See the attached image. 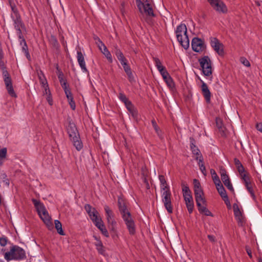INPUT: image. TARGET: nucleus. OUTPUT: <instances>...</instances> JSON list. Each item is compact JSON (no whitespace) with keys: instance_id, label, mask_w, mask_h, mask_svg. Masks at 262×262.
I'll use <instances>...</instances> for the list:
<instances>
[{"instance_id":"1","label":"nucleus","mask_w":262,"mask_h":262,"mask_svg":"<svg viewBox=\"0 0 262 262\" xmlns=\"http://www.w3.org/2000/svg\"><path fill=\"white\" fill-rule=\"evenodd\" d=\"M118 207L121 217L123 220L130 235H135L136 227L134 217L132 216L127 206V201L122 196L118 198Z\"/></svg>"},{"instance_id":"2","label":"nucleus","mask_w":262,"mask_h":262,"mask_svg":"<svg viewBox=\"0 0 262 262\" xmlns=\"http://www.w3.org/2000/svg\"><path fill=\"white\" fill-rule=\"evenodd\" d=\"M5 249L2 248L1 252L4 254L5 259L9 261L12 260H21L27 258L25 250L17 245H12L9 251L5 252Z\"/></svg>"},{"instance_id":"3","label":"nucleus","mask_w":262,"mask_h":262,"mask_svg":"<svg viewBox=\"0 0 262 262\" xmlns=\"http://www.w3.org/2000/svg\"><path fill=\"white\" fill-rule=\"evenodd\" d=\"M32 202L33 203L39 217L46 225L48 229L50 230L53 229V224L51 221V217L49 215L43 203H41L40 201L37 200L35 199H33L32 200Z\"/></svg>"},{"instance_id":"4","label":"nucleus","mask_w":262,"mask_h":262,"mask_svg":"<svg viewBox=\"0 0 262 262\" xmlns=\"http://www.w3.org/2000/svg\"><path fill=\"white\" fill-rule=\"evenodd\" d=\"M178 41L180 44L185 49L189 47V40L187 35V30L185 24L181 23L175 31Z\"/></svg>"},{"instance_id":"5","label":"nucleus","mask_w":262,"mask_h":262,"mask_svg":"<svg viewBox=\"0 0 262 262\" xmlns=\"http://www.w3.org/2000/svg\"><path fill=\"white\" fill-rule=\"evenodd\" d=\"M136 0V4L140 13H145L147 15L155 17L156 15L154 12L151 5L149 3L148 0Z\"/></svg>"},{"instance_id":"6","label":"nucleus","mask_w":262,"mask_h":262,"mask_svg":"<svg viewBox=\"0 0 262 262\" xmlns=\"http://www.w3.org/2000/svg\"><path fill=\"white\" fill-rule=\"evenodd\" d=\"M200 66L203 74L205 76H210L212 75L211 61L208 56H205L199 59Z\"/></svg>"},{"instance_id":"7","label":"nucleus","mask_w":262,"mask_h":262,"mask_svg":"<svg viewBox=\"0 0 262 262\" xmlns=\"http://www.w3.org/2000/svg\"><path fill=\"white\" fill-rule=\"evenodd\" d=\"M162 201L164 207L169 213H172L173 207L171 204V193L169 189L162 190Z\"/></svg>"},{"instance_id":"8","label":"nucleus","mask_w":262,"mask_h":262,"mask_svg":"<svg viewBox=\"0 0 262 262\" xmlns=\"http://www.w3.org/2000/svg\"><path fill=\"white\" fill-rule=\"evenodd\" d=\"M211 6L216 12L222 13H226L228 9L225 3L221 0H207Z\"/></svg>"},{"instance_id":"9","label":"nucleus","mask_w":262,"mask_h":262,"mask_svg":"<svg viewBox=\"0 0 262 262\" xmlns=\"http://www.w3.org/2000/svg\"><path fill=\"white\" fill-rule=\"evenodd\" d=\"M191 47L192 50L196 52H202L206 48L204 40L199 37H194L192 39Z\"/></svg>"},{"instance_id":"10","label":"nucleus","mask_w":262,"mask_h":262,"mask_svg":"<svg viewBox=\"0 0 262 262\" xmlns=\"http://www.w3.org/2000/svg\"><path fill=\"white\" fill-rule=\"evenodd\" d=\"M193 188L195 201L203 200L205 198L204 197V192L201 187L199 181L196 179H193Z\"/></svg>"},{"instance_id":"11","label":"nucleus","mask_w":262,"mask_h":262,"mask_svg":"<svg viewBox=\"0 0 262 262\" xmlns=\"http://www.w3.org/2000/svg\"><path fill=\"white\" fill-rule=\"evenodd\" d=\"M68 134L70 140L73 142V145L75 147L76 149L78 151L80 150L83 147V144L80 140L78 131L77 130Z\"/></svg>"},{"instance_id":"12","label":"nucleus","mask_w":262,"mask_h":262,"mask_svg":"<svg viewBox=\"0 0 262 262\" xmlns=\"http://www.w3.org/2000/svg\"><path fill=\"white\" fill-rule=\"evenodd\" d=\"M10 16L14 23V28L16 30L25 28V25L21 19V15L18 10L12 12Z\"/></svg>"},{"instance_id":"13","label":"nucleus","mask_w":262,"mask_h":262,"mask_svg":"<svg viewBox=\"0 0 262 262\" xmlns=\"http://www.w3.org/2000/svg\"><path fill=\"white\" fill-rule=\"evenodd\" d=\"M210 39L211 47L220 56H223L224 55L223 44L216 37H212Z\"/></svg>"},{"instance_id":"14","label":"nucleus","mask_w":262,"mask_h":262,"mask_svg":"<svg viewBox=\"0 0 262 262\" xmlns=\"http://www.w3.org/2000/svg\"><path fill=\"white\" fill-rule=\"evenodd\" d=\"M84 209L89 214L91 220L94 224L99 221L101 218L98 216L99 213L95 208H93L90 204H85Z\"/></svg>"},{"instance_id":"15","label":"nucleus","mask_w":262,"mask_h":262,"mask_svg":"<svg viewBox=\"0 0 262 262\" xmlns=\"http://www.w3.org/2000/svg\"><path fill=\"white\" fill-rule=\"evenodd\" d=\"M199 212L206 216H212V213L207 208V202L205 199L195 201Z\"/></svg>"},{"instance_id":"16","label":"nucleus","mask_w":262,"mask_h":262,"mask_svg":"<svg viewBox=\"0 0 262 262\" xmlns=\"http://www.w3.org/2000/svg\"><path fill=\"white\" fill-rule=\"evenodd\" d=\"M190 149L192 151L193 154L195 155L196 157L195 158L196 160H198L200 162H203V156L199 150V149L195 145V140L191 137L190 138Z\"/></svg>"},{"instance_id":"17","label":"nucleus","mask_w":262,"mask_h":262,"mask_svg":"<svg viewBox=\"0 0 262 262\" xmlns=\"http://www.w3.org/2000/svg\"><path fill=\"white\" fill-rule=\"evenodd\" d=\"M201 81L202 83L201 90L202 94L205 98L206 102L207 103H209L211 101V92H210L207 84L202 80H201Z\"/></svg>"},{"instance_id":"18","label":"nucleus","mask_w":262,"mask_h":262,"mask_svg":"<svg viewBox=\"0 0 262 262\" xmlns=\"http://www.w3.org/2000/svg\"><path fill=\"white\" fill-rule=\"evenodd\" d=\"M77 54V61L82 72L85 73H89V71L86 67L84 58L82 52L80 51H78Z\"/></svg>"},{"instance_id":"19","label":"nucleus","mask_w":262,"mask_h":262,"mask_svg":"<svg viewBox=\"0 0 262 262\" xmlns=\"http://www.w3.org/2000/svg\"><path fill=\"white\" fill-rule=\"evenodd\" d=\"M182 187V192H183V195L184 199V200H187L193 199L192 196L191 194V192L187 184H185V182H182L181 184Z\"/></svg>"},{"instance_id":"20","label":"nucleus","mask_w":262,"mask_h":262,"mask_svg":"<svg viewBox=\"0 0 262 262\" xmlns=\"http://www.w3.org/2000/svg\"><path fill=\"white\" fill-rule=\"evenodd\" d=\"M163 79L167 84V86L170 88H173L174 87V83L172 78L170 76L167 71L163 72L161 74Z\"/></svg>"},{"instance_id":"21","label":"nucleus","mask_w":262,"mask_h":262,"mask_svg":"<svg viewBox=\"0 0 262 262\" xmlns=\"http://www.w3.org/2000/svg\"><path fill=\"white\" fill-rule=\"evenodd\" d=\"M99 41V45L102 46L101 52L104 54L105 57L107 58L109 62L112 63L113 58L110 52L108 50L105 45L102 42V41Z\"/></svg>"},{"instance_id":"22","label":"nucleus","mask_w":262,"mask_h":262,"mask_svg":"<svg viewBox=\"0 0 262 262\" xmlns=\"http://www.w3.org/2000/svg\"><path fill=\"white\" fill-rule=\"evenodd\" d=\"M104 210L106 213V219L107 223L111 222L112 224H115V220H114V213L113 211L110 209V208L105 205L104 206Z\"/></svg>"},{"instance_id":"23","label":"nucleus","mask_w":262,"mask_h":262,"mask_svg":"<svg viewBox=\"0 0 262 262\" xmlns=\"http://www.w3.org/2000/svg\"><path fill=\"white\" fill-rule=\"evenodd\" d=\"M94 224L101 231L103 235H104L105 237L109 236L108 232L105 228V226L103 224L102 219H99V221L96 222V223H95Z\"/></svg>"},{"instance_id":"24","label":"nucleus","mask_w":262,"mask_h":262,"mask_svg":"<svg viewBox=\"0 0 262 262\" xmlns=\"http://www.w3.org/2000/svg\"><path fill=\"white\" fill-rule=\"evenodd\" d=\"M123 69L127 75L128 79L129 81L131 83L135 82V79L134 76V75L132 73V70L130 69V66L128 65V64H126V65L124 66Z\"/></svg>"},{"instance_id":"25","label":"nucleus","mask_w":262,"mask_h":262,"mask_svg":"<svg viewBox=\"0 0 262 262\" xmlns=\"http://www.w3.org/2000/svg\"><path fill=\"white\" fill-rule=\"evenodd\" d=\"M5 84L6 85V89L8 91V94L12 97L16 98L17 97V95L13 89L12 80L5 82Z\"/></svg>"},{"instance_id":"26","label":"nucleus","mask_w":262,"mask_h":262,"mask_svg":"<svg viewBox=\"0 0 262 262\" xmlns=\"http://www.w3.org/2000/svg\"><path fill=\"white\" fill-rule=\"evenodd\" d=\"M234 214L238 223L242 222V213L237 204L234 203L233 205Z\"/></svg>"},{"instance_id":"27","label":"nucleus","mask_w":262,"mask_h":262,"mask_svg":"<svg viewBox=\"0 0 262 262\" xmlns=\"http://www.w3.org/2000/svg\"><path fill=\"white\" fill-rule=\"evenodd\" d=\"M126 107L134 119H137L138 117V112L132 103L128 102V105L126 106Z\"/></svg>"},{"instance_id":"28","label":"nucleus","mask_w":262,"mask_h":262,"mask_svg":"<svg viewBox=\"0 0 262 262\" xmlns=\"http://www.w3.org/2000/svg\"><path fill=\"white\" fill-rule=\"evenodd\" d=\"M215 186H216V188L217 190L218 193H219V194L220 195V196L222 197V199L228 196L226 191L225 188L224 187L223 184H222V183H221V184H219Z\"/></svg>"},{"instance_id":"29","label":"nucleus","mask_w":262,"mask_h":262,"mask_svg":"<svg viewBox=\"0 0 262 262\" xmlns=\"http://www.w3.org/2000/svg\"><path fill=\"white\" fill-rule=\"evenodd\" d=\"M222 180L224 183V184L227 187V188L232 193H234V190L232 186V185L230 182L229 176L227 177H224L223 179H222Z\"/></svg>"},{"instance_id":"30","label":"nucleus","mask_w":262,"mask_h":262,"mask_svg":"<svg viewBox=\"0 0 262 262\" xmlns=\"http://www.w3.org/2000/svg\"><path fill=\"white\" fill-rule=\"evenodd\" d=\"M154 59L155 62L156 66L158 71H159V72L160 73V74L167 71L165 67L162 66V63L159 58H154Z\"/></svg>"},{"instance_id":"31","label":"nucleus","mask_w":262,"mask_h":262,"mask_svg":"<svg viewBox=\"0 0 262 262\" xmlns=\"http://www.w3.org/2000/svg\"><path fill=\"white\" fill-rule=\"evenodd\" d=\"M23 42H24L23 46L21 47V50L23 52H24L27 58L29 60H31V56L29 52L28 47L26 41L25 39H23Z\"/></svg>"},{"instance_id":"32","label":"nucleus","mask_w":262,"mask_h":262,"mask_svg":"<svg viewBox=\"0 0 262 262\" xmlns=\"http://www.w3.org/2000/svg\"><path fill=\"white\" fill-rule=\"evenodd\" d=\"M159 179L160 181L161 190L169 189V186L167 184L165 177L163 175H159Z\"/></svg>"},{"instance_id":"33","label":"nucleus","mask_w":262,"mask_h":262,"mask_svg":"<svg viewBox=\"0 0 262 262\" xmlns=\"http://www.w3.org/2000/svg\"><path fill=\"white\" fill-rule=\"evenodd\" d=\"M38 77L40 83L42 86H45V85L48 84V82L47 79L41 70H40L39 72H38Z\"/></svg>"},{"instance_id":"34","label":"nucleus","mask_w":262,"mask_h":262,"mask_svg":"<svg viewBox=\"0 0 262 262\" xmlns=\"http://www.w3.org/2000/svg\"><path fill=\"white\" fill-rule=\"evenodd\" d=\"M185 204L189 214L192 213L194 208V203L193 199L185 200Z\"/></svg>"},{"instance_id":"35","label":"nucleus","mask_w":262,"mask_h":262,"mask_svg":"<svg viewBox=\"0 0 262 262\" xmlns=\"http://www.w3.org/2000/svg\"><path fill=\"white\" fill-rule=\"evenodd\" d=\"M210 173L212 176V178L215 185H216L219 184H221V180L213 169H210Z\"/></svg>"},{"instance_id":"36","label":"nucleus","mask_w":262,"mask_h":262,"mask_svg":"<svg viewBox=\"0 0 262 262\" xmlns=\"http://www.w3.org/2000/svg\"><path fill=\"white\" fill-rule=\"evenodd\" d=\"M55 227L57 230V233L61 235H64V232L62 229V224L58 220H55Z\"/></svg>"},{"instance_id":"37","label":"nucleus","mask_w":262,"mask_h":262,"mask_svg":"<svg viewBox=\"0 0 262 262\" xmlns=\"http://www.w3.org/2000/svg\"><path fill=\"white\" fill-rule=\"evenodd\" d=\"M66 97L68 100L71 109L72 110H75L76 108V105L72 93H70L69 94H68V95H66Z\"/></svg>"},{"instance_id":"38","label":"nucleus","mask_w":262,"mask_h":262,"mask_svg":"<svg viewBox=\"0 0 262 262\" xmlns=\"http://www.w3.org/2000/svg\"><path fill=\"white\" fill-rule=\"evenodd\" d=\"M151 124L158 136L160 138L162 139L163 136L162 134V131L158 126L156 121L154 119L151 120Z\"/></svg>"},{"instance_id":"39","label":"nucleus","mask_w":262,"mask_h":262,"mask_svg":"<svg viewBox=\"0 0 262 262\" xmlns=\"http://www.w3.org/2000/svg\"><path fill=\"white\" fill-rule=\"evenodd\" d=\"M2 71L4 82L12 80L8 72L6 70V67H2Z\"/></svg>"},{"instance_id":"40","label":"nucleus","mask_w":262,"mask_h":262,"mask_svg":"<svg viewBox=\"0 0 262 262\" xmlns=\"http://www.w3.org/2000/svg\"><path fill=\"white\" fill-rule=\"evenodd\" d=\"M10 243V241L6 236L2 235V236L0 237V246L1 247H4L6 246L8 244Z\"/></svg>"},{"instance_id":"41","label":"nucleus","mask_w":262,"mask_h":262,"mask_svg":"<svg viewBox=\"0 0 262 262\" xmlns=\"http://www.w3.org/2000/svg\"><path fill=\"white\" fill-rule=\"evenodd\" d=\"M114 53L115 54L118 60H120L121 59L125 57L123 53L117 46L115 47Z\"/></svg>"},{"instance_id":"42","label":"nucleus","mask_w":262,"mask_h":262,"mask_svg":"<svg viewBox=\"0 0 262 262\" xmlns=\"http://www.w3.org/2000/svg\"><path fill=\"white\" fill-rule=\"evenodd\" d=\"M61 86L63 89L64 93L66 94V95H68V94H69L70 93H71L70 89L69 88V85L67 83V81H66L64 82H63L62 83H60Z\"/></svg>"},{"instance_id":"43","label":"nucleus","mask_w":262,"mask_h":262,"mask_svg":"<svg viewBox=\"0 0 262 262\" xmlns=\"http://www.w3.org/2000/svg\"><path fill=\"white\" fill-rule=\"evenodd\" d=\"M245 186L248 191V192L250 193L251 197L253 199V200H256V196L254 193V191L252 188L251 182L247 183V184H245Z\"/></svg>"},{"instance_id":"44","label":"nucleus","mask_w":262,"mask_h":262,"mask_svg":"<svg viewBox=\"0 0 262 262\" xmlns=\"http://www.w3.org/2000/svg\"><path fill=\"white\" fill-rule=\"evenodd\" d=\"M7 154V148L4 147L0 150V165H2L3 164V162L1 161L6 158Z\"/></svg>"},{"instance_id":"45","label":"nucleus","mask_w":262,"mask_h":262,"mask_svg":"<svg viewBox=\"0 0 262 262\" xmlns=\"http://www.w3.org/2000/svg\"><path fill=\"white\" fill-rule=\"evenodd\" d=\"M119 98L122 102H123L125 104V106L128 105V102H132L128 99L125 95L123 93H119Z\"/></svg>"},{"instance_id":"46","label":"nucleus","mask_w":262,"mask_h":262,"mask_svg":"<svg viewBox=\"0 0 262 262\" xmlns=\"http://www.w3.org/2000/svg\"><path fill=\"white\" fill-rule=\"evenodd\" d=\"M56 69L58 72V78L59 79L60 83L67 81V80L64 78V75L63 72L59 69V67L58 65H57Z\"/></svg>"},{"instance_id":"47","label":"nucleus","mask_w":262,"mask_h":262,"mask_svg":"<svg viewBox=\"0 0 262 262\" xmlns=\"http://www.w3.org/2000/svg\"><path fill=\"white\" fill-rule=\"evenodd\" d=\"M9 5L10 6L12 12L18 11V9L15 4V0H8Z\"/></svg>"},{"instance_id":"48","label":"nucleus","mask_w":262,"mask_h":262,"mask_svg":"<svg viewBox=\"0 0 262 262\" xmlns=\"http://www.w3.org/2000/svg\"><path fill=\"white\" fill-rule=\"evenodd\" d=\"M78 130L75 124L73 123L69 122V125L67 127V132L68 133H70L72 132H74Z\"/></svg>"},{"instance_id":"49","label":"nucleus","mask_w":262,"mask_h":262,"mask_svg":"<svg viewBox=\"0 0 262 262\" xmlns=\"http://www.w3.org/2000/svg\"><path fill=\"white\" fill-rule=\"evenodd\" d=\"M240 176L241 177L242 180L244 181L245 184H247V183L250 182V177L248 173L246 172L244 174L240 175Z\"/></svg>"},{"instance_id":"50","label":"nucleus","mask_w":262,"mask_h":262,"mask_svg":"<svg viewBox=\"0 0 262 262\" xmlns=\"http://www.w3.org/2000/svg\"><path fill=\"white\" fill-rule=\"evenodd\" d=\"M50 42L52 45V46L53 47H54L55 48H57L59 46V44H58V41H57L56 38L53 35L51 36V37L50 38Z\"/></svg>"},{"instance_id":"51","label":"nucleus","mask_w":262,"mask_h":262,"mask_svg":"<svg viewBox=\"0 0 262 262\" xmlns=\"http://www.w3.org/2000/svg\"><path fill=\"white\" fill-rule=\"evenodd\" d=\"M1 178L3 179V182L7 186L9 185V179L7 178V176L5 173H3L1 175Z\"/></svg>"},{"instance_id":"52","label":"nucleus","mask_w":262,"mask_h":262,"mask_svg":"<svg viewBox=\"0 0 262 262\" xmlns=\"http://www.w3.org/2000/svg\"><path fill=\"white\" fill-rule=\"evenodd\" d=\"M220 172L221 173V179H223L224 177L226 178L227 177H228V175L227 174V172L225 168L223 166H221L220 167Z\"/></svg>"},{"instance_id":"53","label":"nucleus","mask_w":262,"mask_h":262,"mask_svg":"<svg viewBox=\"0 0 262 262\" xmlns=\"http://www.w3.org/2000/svg\"><path fill=\"white\" fill-rule=\"evenodd\" d=\"M199 165L200 167V169L202 172V173L204 174V176H206L207 174L205 166L203 162H199Z\"/></svg>"},{"instance_id":"54","label":"nucleus","mask_w":262,"mask_h":262,"mask_svg":"<svg viewBox=\"0 0 262 262\" xmlns=\"http://www.w3.org/2000/svg\"><path fill=\"white\" fill-rule=\"evenodd\" d=\"M240 61L246 67H249L250 66V62L244 57L240 58Z\"/></svg>"},{"instance_id":"55","label":"nucleus","mask_w":262,"mask_h":262,"mask_svg":"<svg viewBox=\"0 0 262 262\" xmlns=\"http://www.w3.org/2000/svg\"><path fill=\"white\" fill-rule=\"evenodd\" d=\"M108 228L111 231L115 232L116 231V227L117 225V222L115 221V224H112L111 222H108Z\"/></svg>"},{"instance_id":"56","label":"nucleus","mask_w":262,"mask_h":262,"mask_svg":"<svg viewBox=\"0 0 262 262\" xmlns=\"http://www.w3.org/2000/svg\"><path fill=\"white\" fill-rule=\"evenodd\" d=\"M96 249L97 250L99 254L102 255H105V250L104 249L103 245H101V247H96Z\"/></svg>"},{"instance_id":"57","label":"nucleus","mask_w":262,"mask_h":262,"mask_svg":"<svg viewBox=\"0 0 262 262\" xmlns=\"http://www.w3.org/2000/svg\"><path fill=\"white\" fill-rule=\"evenodd\" d=\"M93 237L95 238V239L97 241V242L95 243V246L96 247H101V245H102L103 244L101 240L95 235H94Z\"/></svg>"},{"instance_id":"58","label":"nucleus","mask_w":262,"mask_h":262,"mask_svg":"<svg viewBox=\"0 0 262 262\" xmlns=\"http://www.w3.org/2000/svg\"><path fill=\"white\" fill-rule=\"evenodd\" d=\"M237 169V171L238 172H239V175H241L242 174H244L246 172H247L246 171H245V168L243 166V165H242L241 166H238V167L236 168Z\"/></svg>"},{"instance_id":"59","label":"nucleus","mask_w":262,"mask_h":262,"mask_svg":"<svg viewBox=\"0 0 262 262\" xmlns=\"http://www.w3.org/2000/svg\"><path fill=\"white\" fill-rule=\"evenodd\" d=\"M42 86L43 87V88L45 89V92H43L44 94H46L48 96L51 95V92H50V91L49 89L48 84L45 85V86Z\"/></svg>"},{"instance_id":"60","label":"nucleus","mask_w":262,"mask_h":262,"mask_svg":"<svg viewBox=\"0 0 262 262\" xmlns=\"http://www.w3.org/2000/svg\"><path fill=\"white\" fill-rule=\"evenodd\" d=\"M223 201H224L225 203L226 204V206L228 208H231V204L229 201L228 196H226L224 198L222 199Z\"/></svg>"},{"instance_id":"61","label":"nucleus","mask_w":262,"mask_h":262,"mask_svg":"<svg viewBox=\"0 0 262 262\" xmlns=\"http://www.w3.org/2000/svg\"><path fill=\"white\" fill-rule=\"evenodd\" d=\"M94 39L95 40V42H96V43L97 44L98 47L99 48V49L100 50H101V47H102V46H101V45H99V41H101L100 40V39L97 36H94Z\"/></svg>"},{"instance_id":"62","label":"nucleus","mask_w":262,"mask_h":262,"mask_svg":"<svg viewBox=\"0 0 262 262\" xmlns=\"http://www.w3.org/2000/svg\"><path fill=\"white\" fill-rule=\"evenodd\" d=\"M234 164L236 166V167H238V166H241L243 165V164L241 163V161L237 159V158H234Z\"/></svg>"},{"instance_id":"63","label":"nucleus","mask_w":262,"mask_h":262,"mask_svg":"<svg viewBox=\"0 0 262 262\" xmlns=\"http://www.w3.org/2000/svg\"><path fill=\"white\" fill-rule=\"evenodd\" d=\"M245 248H246V252H247L248 256L250 257V258H252V252H251L250 248L248 246H246Z\"/></svg>"},{"instance_id":"64","label":"nucleus","mask_w":262,"mask_h":262,"mask_svg":"<svg viewBox=\"0 0 262 262\" xmlns=\"http://www.w3.org/2000/svg\"><path fill=\"white\" fill-rule=\"evenodd\" d=\"M256 128L258 131L262 133V123H257L256 125Z\"/></svg>"}]
</instances>
